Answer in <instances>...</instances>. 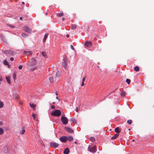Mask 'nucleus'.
I'll return each mask as SVG.
<instances>
[{
  "label": "nucleus",
  "instance_id": "obj_29",
  "mask_svg": "<svg viewBox=\"0 0 154 154\" xmlns=\"http://www.w3.org/2000/svg\"><path fill=\"white\" fill-rule=\"evenodd\" d=\"M85 77H84L82 79V83L81 84V85L82 86H83L84 85V82L85 80Z\"/></svg>",
  "mask_w": 154,
  "mask_h": 154
},
{
  "label": "nucleus",
  "instance_id": "obj_17",
  "mask_svg": "<svg viewBox=\"0 0 154 154\" xmlns=\"http://www.w3.org/2000/svg\"><path fill=\"white\" fill-rule=\"evenodd\" d=\"M73 138L72 136H69L67 137V140H68L69 141H71L72 140Z\"/></svg>",
  "mask_w": 154,
  "mask_h": 154
},
{
  "label": "nucleus",
  "instance_id": "obj_28",
  "mask_svg": "<svg viewBox=\"0 0 154 154\" xmlns=\"http://www.w3.org/2000/svg\"><path fill=\"white\" fill-rule=\"evenodd\" d=\"M16 74L15 72H14L13 74V78L14 80L16 79Z\"/></svg>",
  "mask_w": 154,
  "mask_h": 154
},
{
  "label": "nucleus",
  "instance_id": "obj_21",
  "mask_svg": "<svg viewBox=\"0 0 154 154\" xmlns=\"http://www.w3.org/2000/svg\"><path fill=\"white\" fill-rule=\"evenodd\" d=\"M115 131L117 133H119L120 132V130L119 128V127H117L115 129Z\"/></svg>",
  "mask_w": 154,
  "mask_h": 154
},
{
  "label": "nucleus",
  "instance_id": "obj_46",
  "mask_svg": "<svg viewBox=\"0 0 154 154\" xmlns=\"http://www.w3.org/2000/svg\"><path fill=\"white\" fill-rule=\"evenodd\" d=\"M76 112H78V107H77L76 108Z\"/></svg>",
  "mask_w": 154,
  "mask_h": 154
},
{
  "label": "nucleus",
  "instance_id": "obj_24",
  "mask_svg": "<svg viewBox=\"0 0 154 154\" xmlns=\"http://www.w3.org/2000/svg\"><path fill=\"white\" fill-rule=\"evenodd\" d=\"M120 95L122 97H124L125 96V95H126L125 92L124 91L120 93Z\"/></svg>",
  "mask_w": 154,
  "mask_h": 154
},
{
  "label": "nucleus",
  "instance_id": "obj_53",
  "mask_svg": "<svg viewBox=\"0 0 154 154\" xmlns=\"http://www.w3.org/2000/svg\"><path fill=\"white\" fill-rule=\"evenodd\" d=\"M58 94L57 93V92H56V95H58Z\"/></svg>",
  "mask_w": 154,
  "mask_h": 154
},
{
  "label": "nucleus",
  "instance_id": "obj_19",
  "mask_svg": "<svg viewBox=\"0 0 154 154\" xmlns=\"http://www.w3.org/2000/svg\"><path fill=\"white\" fill-rule=\"evenodd\" d=\"M119 134H115L114 136L112 137L111 138V139H115L117 138L119 136Z\"/></svg>",
  "mask_w": 154,
  "mask_h": 154
},
{
  "label": "nucleus",
  "instance_id": "obj_16",
  "mask_svg": "<svg viewBox=\"0 0 154 154\" xmlns=\"http://www.w3.org/2000/svg\"><path fill=\"white\" fill-rule=\"evenodd\" d=\"M69 152V151L68 148H66L64 151V154H68Z\"/></svg>",
  "mask_w": 154,
  "mask_h": 154
},
{
  "label": "nucleus",
  "instance_id": "obj_40",
  "mask_svg": "<svg viewBox=\"0 0 154 154\" xmlns=\"http://www.w3.org/2000/svg\"><path fill=\"white\" fill-rule=\"evenodd\" d=\"M23 68V66L22 65H20L19 66L18 68L19 69H21Z\"/></svg>",
  "mask_w": 154,
  "mask_h": 154
},
{
  "label": "nucleus",
  "instance_id": "obj_23",
  "mask_svg": "<svg viewBox=\"0 0 154 154\" xmlns=\"http://www.w3.org/2000/svg\"><path fill=\"white\" fill-rule=\"evenodd\" d=\"M134 70L136 72H138L139 70V68L137 66L135 67L134 68Z\"/></svg>",
  "mask_w": 154,
  "mask_h": 154
},
{
  "label": "nucleus",
  "instance_id": "obj_45",
  "mask_svg": "<svg viewBox=\"0 0 154 154\" xmlns=\"http://www.w3.org/2000/svg\"><path fill=\"white\" fill-rule=\"evenodd\" d=\"M9 129V128H5V131H8V130Z\"/></svg>",
  "mask_w": 154,
  "mask_h": 154
},
{
  "label": "nucleus",
  "instance_id": "obj_57",
  "mask_svg": "<svg viewBox=\"0 0 154 154\" xmlns=\"http://www.w3.org/2000/svg\"><path fill=\"white\" fill-rule=\"evenodd\" d=\"M130 130H131V129H128V130H129V131Z\"/></svg>",
  "mask_w": 154,
  "mask_h": 154
},
{
  "label": "nucleus",
  "instance_id": "obj_39",
  "mask_svg": "<svg viewBox=\"0 0 154 154\" xmlns=\"http://www.w3.org/2000/svg\"><path fill=\"white\" fill-rule=\"evenodd\" d=\"M8 26H9L11 28H14V26L12 25H8Z\"/></svg>",
  "mask_w": 154,
  "mask_h": 154
},
{
  "label": "nucleus",
  "instance_id": "obj_3",
  "mask_svg": "<svg viewBox=\"0 0 154 154\" xmlns=\"http://www.w3.org/2000/svg\"><path fill=\"white\" fill-rule=\"evenodd\" d=\"M61 121L64 125H66L68 122V119L66 117L62 116L61 118Z\"/></svg>",
  "mask_w": 154,
  "mask_h": 154
},
{
  "label": "nucleus",
  "instance_id": "obj_20",
  "mask_svg": "<svg viewBox=\"0 0 154 154\" xmlns=\"http://www.w3.org/2000/svg\"><path fill=\"white\" fill-rule=\"evenodd\" d=\"M77 25L76 24H74L72 25L71 27V29L72 30L76 28Z\"/></svg>",
  "mask_w": 154,
  "mask_h": 154
},
{
  "label": "nucleus",
  "instance_id": "obj_5",
  "mask_svg": "<svg viewBox=\"0 0 154 154\" xmlns=\"http://www.w3.org/2000/svg\"><path fill=\"white\" fill-rule=\"evenodd\" d=\"M23 29L25 31L28 33H30L32 31L31 29L27 26H24L23 27Z\"/></svg>",
  "mask_w": 154,
  "mask_h": 154
},
{
  "label": "nucleus",
  "instance_id": "obj_4",
  "mask_svg": "<svg viewBox=\"0 0 154 154\" xmlns=\"http://www.w3.org/2000/svg\"><path fill=\"white\" fill-rule=\"evenodd\" d=\"M59 145V144L55 142H51L50 143V146L52 147L56 148Z\"/></svg>",
  "mask_w": 154,
  "mask_h": 154
},
{
  "label": "nucleus",
  "instance_id": "obj_13",
  "mask_svg": "<svg viewBox=\"0 0 154 154\" xmlns=\"http://www.w3.org/2000/svg\"><path fill=\"white\" fill-rule=\"evenodd\" d=\"M23 54L25 55H27L28 54H29L30 55H32V53L31 51H23Z\"/></svg>",
  "mask_w": 154,
  "mask_h": 154
},
{
  "label": "nucleus",
  "instance_id": "obj_2",
  "mask_svg": "<svg viewBox=\"0 0 154 154\" xmlns=\"http://www.w3.org/2000/svg\"><path fill=\"white\" fill-rule=\"evenodd\" d=\"M61 114V111L60 110L57 109L52 112L51 114L52 116H59Z\"/></svg>",
  "mask_w": 154,
  "mask_h": 154
},
{
  "label": "nucleus",
  "instance_id": "obj_55",
  "mask_svg": "<svg viewBox=\"0 0 154 154\" xmlns=\"http://www.w3.org/2000/svg\"><path fill=\"white\" fill-rule=\"evenodd\" d=\"M45 14L46 15H47V13H46Z\"/></svg>",
  "mask_w": 154,
  "mask_h": 154
},
{
  "label": "nucleus",
  "instance_id": "obj_15",
  "mask_svg": "<svg viewBox=\"0 0 154 154\" xmlns=\"http://www.w3.org/2000/svg\"><path fill=\"white\" fill-rule=\"evenodd\" d=\"M42 55L45 58H47L46 53L45 51H42L41 52Z\"/></svg>",
  "mask_w": 154,
  "mask_h": 154
},
{
  "label": "nucleus",
  "instance_id": "obj_27",
  "mask_svg": "<svg viewBox=\"0 0 154 154\" xmlns=\"http://www.w3.org/2000/svg\"><path fill=\"white\" fill-rule=\"evenodd\" d=\"M132 121L131 120V119L128 120L127 121V123L128 125L131 124L132 123Z\"/></svg>",
  "mask_w": 154,
  "mask_h": 154
},
{
  "label": "nucleus",
  "instance_id": "obj_7",
  "mask_svg": "<svg viewBox=\"0 0 154 154\" xmlns=\"http://www.w3.org/2000/svg\"><path fill=\"white\" fill-rule=\"evenodd\" d=\"M25 132V127L24 126H23L21 128V129L19 131V133L21 134H23Z\"/></svg>",
  "mask_w": 154,
  "mask_h": 154
},
{
  "label": "nucleus",
  "instance_id": "obj_49",
  "mask_svg": "<svg viewBox=\"0 0 154 154\" xmlns=\"http://www.w3.org/2000/svg\"><path fill=\"white\" fill-rule=\"evenodd\" d=\"M66 36L67 37H69V35L68 34L66 35Z\"/></svg>",
  "mask_w": 154,
  "mask_h": 154
},
{
  "label": "nucleus",
  "instance_id": "obj_41",
  "mask_svg": "<svg viewBox=\"0 0 154 154\" xmlns=\"http://www.w3.org/2000/svg\"><path fill=\"white\" fill-rule=\"evenodd\" d=\"M51 107L52 109H54L55 108V106H51Z\"/></svg>",
  "mask_w": 154,
  "mask_h": 154
},
{
  "label": "nucleus",
  "instance_id": "obj_8",
  "mask_svg": "<svg viewBox=\"0 0 154 154\" xmlns=\"http://www.w3.org/2000/svg\"><path fill=\"white\" fill-rule=\"evenodd\" d=\"M92 45V42H86L85 43V46L86 47H90Z\"/></svg>",
  "mask_w": 154,
  "mask_h": 154
},
{
  "label": "nucleus",
  "instance_id": "obj_42",
  "mask_svg": "<svg viewBox=\"0 0 154 154\" xmlns=\"http://www.w3.org/2000/svg\"><path fill=\"white\" fill-rule=\"evenodd\" d=\"M70 47L73 50H74V48L72 45H71Z\"/></svg>",
  "mask_w": 154,
  "mask_h": 154
},
{
  "label": "nucleus",
  "instance_id": "obj_35",
  "mask_svg": "<svg viewBox=\"0 0 154 154\" xmlns=\"http://www.w3.org/2000/svg\"><path fill=\"white\" fill-rule=\"evenodd\" d=\"M21 36L22 37H26L27 36V35L24 33H22L21 34Z\"/></svg>",
  "mask_w": 154,
  "mask_h": 154
},
{
  "label": "nucleus",
  "instance_id": "obj_26",
  "mask_svg": "<svg viewBox=\"0 0 154 154\" xmlns=\"http://www.w3.org/2000/svg\"><path fill=\"white\" fill-rule=\"evenodd\" d=\"M4 133V131L3 129L0 128V135Z\"/></svg>",
  "mask_w": 154,
  "mask_h": 154
},
{
  "label": "nucleus",
  "instance_id": "obj_12",
  "mask_svg": "<svg viewBox=\"0 0 154 154\" xmlns=\"http://www.w3.org/2000/svg\"><path fill=\"white\" fill-rule=\"evenodd\" d=\"M69 121L70 122L76 124L77 122L76 120L74 118H71L70 119Z\"/></svg>",
  "mask_w": 154,
  "mask_h": 154
},
{
  "label": "nucleus",
  "instance_id": "obj_18",
  "mask_svg": "<svg viewBox=\"0 0 154 154\" xmlns=\"http://www.w3.org/2000/svg\"><path fill=\"white\" fill-rule=\"evenodd\" d=\"M6 79L8 83L9 84H10L11 83V82L10 81V77H6Z\"/></svg>",
  "mask_w": 154,
  "mask_h": 154
},
{
  "label": "nucleus",
  "instance_id": "obj_36",
  "mask_svg": "<svg viewBox=\"0 0 154 154\" xmlns=\"http://www.w3.org/2000/svg\"><path fill=\"white\" fill-rule=\"evenodd\" d=\"M49 81L51 83V82H52V81L53 80V78L52 77H50L49 78Z\"/></svg>",
  "mask_w": 154,
  "mask_h": 154
},
{
  "label": "nucleus",
  "instance_id": "obj_44",
  "mask_svg": "<svg viewBox=\"0 0 154 154\" xmlns=\"http://www.w3.org/2000/svg\"><path fill=\"white\" fill-rule=\"evenodd\" d=\"M3 124V123L2 121H0V125H2Z\"/></svg>",
  "mask_w": 154,
  "mask_h": 154
},
{
  "label": "nucleus",
  "instance_id": "obj_50",
  "mask_svg": "<svg viewBox=\"0 0 154 154\" xmlns=\"http://www.w3.org/2000/svg\"><path fill=\"white\" fill-rule=\"evenodd\" d=\"M22 4L23 5H24L25 4V3L24 2H22Z\"/></svg>",
  "mask_w": 154,
  "mask_h": 154
},
{
  "label": "nucleus",
  "instance_id": "obj_48",
  "mask_svg": "<svg viewBox=\"0 0 154 154\" xmlns=\"http://www.w3.org/2000/svg\"><path fill=\"white\" fill-rule=\"evenodd\" d=\"M64 20H65V18H64V17H63V18H62V20L63 21H64Z\"/></svg>",
  "mask_w": 154,
  "mask_h": 154
},
{
  "label": "nucleus",
  "instance_id": "obj_51",
  "mask_svg": "<svg viewBox=\"0 0 154 154\" xmlns=\"http://www.w3.org/2000/svg\"><path fill=\"white\" fill-rule=\"evenodd\" d=\"M74 143H75V144H77V142L75 141V142H74Z\"/></svg>",
  "mask_w": 154,
  "mask_h": 154
},
{
  "label": "nucleus",
  "instance_id": "obj_37",
  "mask_svg": "<svg viewBox=\"0 0 154 154\" xmlns=\"http://www.w3.org/2000/svg\"><path fill=\"white\" fill-rule=\"evenodd\" d=\"M32 116L34 119L36 120V115L35 114H32Z\"/></svg>",
  "mask_w": 154,
  "mask_h": 154
},
{
  "label": "nucleus",
  "instance_id": "obj_32",
  "mask_svg": "<svg viewBox=\"0 0 154 154\" xmlns=\"http://www.w3.org/2000/svg\"><path fill=\"white\" fill-rule=\"evenodd\" d=\"M126 82H127V83L128 84H130V83L131 80L130 79H126Z\"/></svg>",
  "mask_w": 154,
  "mask_h": 154
},
{
  "label": "nucleus",
  "instance_id": "obj_25",
  "mask_svg": "<svg viewBox=\"0 0 154 154\" xmlns=\"http://www.w3.org/2000/svg\"><path fill=\"white\" fill-rule=\"evenodd\" d=\"M29 105L30 107L32 108H34L35 107V105L33 104H32L31 103H29Z\"/></svg>",
  "mask_w": 154,
  "mask_h": 154
},
{
  "label": "nucleus",
  "instance_id": "obj_9",
  "mask_svg": "<svg viewBox=\"0 0 154 154\" xmlns=\"http://www.w3.org/2000/svg\"><path fill=\"white\" fill-rule=\"evenodd\" d=\"M96 146H94V147L90 149H89V147L88 149L90 152L94 153L96 151Z\"/></svg>",
  "mask_w": 154,
  "mask_h": 154
},
{
  "label": "nucleus",
  "instance_id": "obj_58",
  "mask_svg": "<svg viewBox=\"0 0 154 154\" xmlns=\"http://www.w3.org/2000/svg\"><path fill=\"white\" fill-rule=\"evenodd\" d=\"M133 141H134V140H132Z\"/></svg>",
  "mask_w": 154,
  "mask_h": 154
},
{
  "label": "nucleus",
  "instance_id": "obj_47",
  "mask_svg": "<svg viewBox=\"0 0 154 154\" xmlns=\"http://www.w3.org/2000/svg\"><path fill=\"white\" fill-rule=\"evenodd\" d=\"M56 99H57L59 101L60 100L58 99V97H56Z\"/></svg>",
  "mask_w": 154,
  "mask_h": 154
},
{
  "label": "nucleus",
  "instance_id": "obj_31",
  "mask_svg": "<svg viewBox=\"0 0 154 154\" xmlns=\"http://www.w3.org/2000/svg\"><path fill=\"white\" fill-rule=\"evenodd\" d=\"M3 63H4V65H8V62L6 60H5L4 61V62H3Z\"/></svg>",
  "mask_w": 154,
  "mask_h": 154
},
{
  "label": "nucleus",
  "instance_id": "obj_33",
  "mask_svg": "<svg viewBox=\"0 0 154 154\" xmlns=\"http://www.w3.org/2000/svg\"><path fill=\"white\" fill-rule=\"evenodd\" d=\"M56 77H57L58 78H59L60 76V74L59 73V72H57L56 73Z\"/></svg>",
  "mask_w": 154,
  "mask_h": 154
},
{
  "label": "nucleus",
  "instance_id": "obj_56",
  "mask_svg": "<svg viewBox=\"0 0 154 154\" xmlns=\"http://www.w3.org/2000/svg\"><path fill=\"white\" fill-rule=\"evenodd\" d=\"M7 148V147H5L4 148V149H5V148Z\"/></svg>",
  "mask_w": 154,
  "mask_h": 154
},
{
  "label": "nucleus",
  "instance_id": "obj_54",
  "mask_svg": "<svg viewBox=\"0 0 154 154\" xmlns=\"http://www.w3.org/2000/svg\"><path fill=\"white\" fill-rule=\"evenodd\" d=\"M55 102H53V104H55Z\"/></svg>",
  "mask_w": 154,
  "mask_h": 154
},
{
  "label": "nucleus",
  "instance_id": "obj_1",
  "mask_svg": "<svg viewBox=\"0 0 154 154\" xmlns=\"http://www.w3.org/2000/svg\"><path fill=\"white\" fill-rule=\"evenodd\" d=\"M36 64V60L34 58H32L30 61L27 62V65L30 66H35Z\"/></svg>",
  "mask_w": 154,
  "mask_h": 154
},
{
  "label": "nucleus",
  "instance_id": "obj_34",
  "mask_svg": "<svg viewBox=\"0 0 154 154\" xmlns=\"http://www.w3.org/2000/svg\"><path fill=\"white\" fill-rule=\"evenodd\" d=\"M4 104L1 101H0V108H2Z\"/></svg>",
  "mask_w": 154,
  "mask_h": 154
},
{
  "label": "nucleus",
  "instance_id": "obj_11",
  "mask_svg": "<svg viewBox=\"0 0 154 154\" xmlns=\"http://www.w3.org/2000/svg\"><path fill=\"white\" fill-rule=\"evenodd\" d=\"M65 129L66 131L68 132L72 133L73 132V130L72 129L69 128L68 127H66Z\"/></svg>",
  "mask_w": 154,
  "mask_h": 154
},
{
  "label": "nucleus",
  "instance_id": "obj_52",
  "mask_svg": "<svg viewBox=\"0 0 154 154\" xmlns=\"http://www.w3.org/2000/svg\"><path fill=\"white\" fill-rule=\"evenodd\" d=\"M22 19V17H20V20H21Z\"/></svg>",
  "mask_w": 154,
  "mask_h": 154
},
{
  "label": "nucleus",
  "instance_id": "obj_6",
  "mask_svg": "<svg viewBox=\"0 0 154 154\" xmlns=\"http://www.w3.org/2000/svg\"><path fill=\"white\" fill-rule=\"evenodd\" d=\"M60 140L63 142H66L67 140V137L66 136H62L60 138Z\"/></svg>",
  "mask_w": 154,
  "mask_h": 154
},
{
  "label": "nucleus",
  "instance_id": "obj_10",
  "mask_svg": "<svg viewBox=\"0 0 154 154\" xmlns=\"http://www.w3.org/2000/svg\"><path fill=\"white\" fill-rule=\"evenodd\" d=\"M62 65L64 68H66L67 66V60L66 59H63Z\"/></svg>",
  "mask_w": 154,
  "mask_h": 154
},
{
  "label": "nucleus",
  "instance_id": "obj_22",
  "mask_svg": "<svg viewBox=\"0 0 154 154\" xmlns=\"http://www.w3.org/2000/svg\"><path fill=\"white\" fill-rule=\"evenodd\" d=\"M48 37V34H45L44 37L43 39V42H45L47 38V37Z\"/></svg>",
  "mask_w": 154,
  "mask_h": 154
},
{
  "label": "nucleus",
  "instance_id": "obj_43",
  "mask_svg": "<svg viewBox=\"0 0 154 154\" xmlns=\"http://www.w3.org/2000/svg\"><path fill=\"white\" fill-rule=\"evenodd\" d=\"M10 60L11 61H13L14 60V58L13 57H11L10 58Z\"/></svg>",
  "mask_w": 154,
  "mask_h": 154
},
{
  "label": "nucleus",
  "instance_id": "obj_38",
  "mask_svg": "<svg viewBox=\"0 0 154 154\" xmlns=\"http://www.w3.org/2000/svg\"><path fill=\"white\" fill-rule=\"evenodd\" d=\"M59 16L61 17L63 16V13H60L58 14Z\"/></svg>",
  "mask_w": 154,
  "mask_h": 154
},
{
  "label": "nucleus",
  "instance_id": "obj_14",
  "mask_svg": "<svg viewBox=\"0 0 154 154\" xmlns=\"http://www.w3.org/2000/svg\"><path fill=\"white\" fill-rule=\"evenodd\" d=\"M13 97L14 99L17 100L19 96L17 94L14 93L13 94Z\"/></svg>",
  "mask_w": 154,
  "mask_h": 154
},
{
  "label": "nucleus",
  "instance_id": "obj_30",
  "mask_svg": "<svg viewBox=\"0 0 154 154\" xmlns=\"http://www.w3.org/2000/svg\"><path fill=\"white\" fill-rule=\"evenodd\" d=\"M90 139L92 141V142H93L95 141V138L93 137H91L90 138Z\"/></svg>",
  "mask_w": 154,
  "mask_h": 154
}]
</instances>
